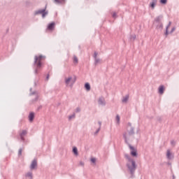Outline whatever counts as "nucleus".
I'll use <instances>...</instances> for the list:
<instances>
[{"instance_id":"ddd939ff","label":"nucleus","mask_w":179,"mask_h":179,"mask_svg":"<svg viewBox=\"0 0 179 179\" xmlns=\"http://www.w3.org/2000/svg\"><path fill=\"white\" fill-rule=\"evenodd\" d=\"M170 26H171V22H169L168 26L166 27V33H165L166 36H167L169 33V28L170 27Z\"/></svg>"},{"instance_id":"f03ea898","label":"nucleus","mask_w":179,"mask_h":179,"mask_svg":"<svg viewBox=\"0 0 179 179\" xmlns=\"http://www.w3.org/2000/svg\"><path fill=\"white\" fill-rule=\"evenodd\" d=\"M127 167L130 171V173L132 174L134 171L136 169V164H135V161L133 159H129V162L127 163Z\"/></svg>"},{"instance_id":"20e7f679","label":"nucleus","mask_w":179,"mask_h":179,"mask_svg":"<svg viewBox=\"0 0 179 179\" xmlns=\"http://www.w3.org/2000/svg\"><path fill=\"white\" fill-rule=\"evenodd\" d=\"M55 29V22H51L48 24V27H47V31H52Z\"/></svg>"},{"instance_id":"a211bd4d","label":"nucleus","mask_w":179,"mask_h":179,"mask_svg":"<svg viewBox=\"0 0 179 179\" xmlns=\"http://www.w3.org/2000/svg\"><path fill=\"white\" fill-rule=\"evenodd\" d=\"M166 156L169 159H171V152H170L169 150H168L166 152Z\"/></svg>"},{"instance_id":"dca6fc26","label":"nucleus","mask_w":179,"mask_h":179,"mask_svg":"<svg viewBox=\"0 0 179 179\" xmlns=\"http://www.w3.org/2000/svg\"><path fill=\"white\" fill-rule=\"evenodd\" d=\"M55 3H64L65 0H54Z\"/></svg>"},{"instance_id":"4be33fe9","label":"nucleus","mask_w":179,"mask_h":179,"mask_svg":"<svg viewBox=\"0 0 179 179\" xmlns=\"http://www.w3.org/2000/svg\"><path fill=\"white\" fill-rule=\"evenodd\" d=\"M91 162L92 163H96V158H92Z\"/></svg>"},{"instance_id":"cd10ccee","label":"nucleus","mask_w":179,"mask_h":179,"mask_svg":"<svg viewBox=\"0 0 179 179\" xmlns=\"http://www.w3.org/2000/svg\"><path fill=\"white\" fill-rule=\"evenodd\" d=\"M18 153L20 155H22V150H20Z\"/></svg>"},{"instance_id":"393cba45","label":"nucleus","mask_w":179,"mask_h":179,"mask_svg":"<svg viewBox=\"0 0 179 179\" xmlns=\"http://www.w3.org/2000/svg\"><path fill=\"white\" fill-rule=\"evenodd\" d=\"M97 55H98L97 52H95L94 54V57L95 59L97 58Z\"/></svg>"},{"instance_id":"5701e85b","label":"nucleus","mask_w":179,"mask_h":179,"mask_svg":"<svg viewBox=\"0 0 179 179\" xmlns=\"http://www.w3.org/2000/svg\"><path fill=\"white\" fill-rule=\"evenodd\" d=\"M175 30H176V27H173L172 28L171 31L169 33H173V31H175Z\"/></svg>"},{"instance_id":"b1692460","label":"nucleus","mask_w":179,"mask_h":179,"mask_svg":"<svg viewBox=\"0 0 179 179\" xmlns=\"http://www.w3.org/2000/svg\"><path fill=\"white\" fill-rule=\"evenodd\" d=\"M113 17H117V13H113Z\"/></svg>"},{"instance_id":"423d86ee","label":"nucleus","mask_w":179,"mask_h":179,"mask_svg":"<svg viewBox=\"0 0 179 179\" xmlns=\"http://www.w3.org/2000/svg\"><path fill=\"white\" fill-rule=\"evenodd\" d=\"M36 167H37V160L34 159L31 162L30 169H31V170H34V169H36Z\"/></svg>"},{"instance_id":"6e6552de","label":"nucleus","mask_w":179,"mask_h":179,"mask_svg":"<svg viewBox=\"0 0 179 179\" xmlns=\"http://www.w3.org/2000/svg\"><path fill=\"white\" fill-rule=\"evenodd\" d=\"M33 120H34V113H30L29 115V120L30 122H33Z\"/></svg>"},{"instance_id":"c756f323","label":"nucleus","mask_w":179,"mask_h":179,"mask_svg":"<svg viewBox=\"0 0 179 179\" xmlns=\"http://www.w3.org/2000/svg\"><path fill=\"white\" fill-rule=\"evenodd\" d=\"M69 118H72V116H71Z\"/></svg>"},{"instance_id":"2eb2a0df","label":"nucleus","mask_w":179,"mask_h":179,"mask_svg":"<svg viewBox=\"0 0 179 179\" xmlns=\"http://www.w3.org/2000/svg\"><path fill=\"white\" fill-rule=\"evenodd\" d=\"M85 87L86 90H87V92H89L90 90V84H89L88 83H85Z\"/></svg>"},{"instance_id":"aec40b11","label":"nucleus","mask_w":179,"mask_h":179,"mask_svg":"<svg viewBox=\"0 0 179 179\" xmlns=\"http://www.w3.org/2000/svg\"><path fill=\"white\" fill-rule=\"evenodd\" d=\"M160 2L164 5H166V3H167V0H160Z\"/></svg>"},{"instance_id":"7ed1b4c3","label":"nucleus","mask_w":179,"mask_h":179,"mask_svg":"<svg viewBox=\"0 0 179 179\" xmlns=\"http://www.w3.org/2000/svg\"><path fill=\"white\" fill-rule=\"evenodd\" d=\"M134 134V130H131V131H127L124 133L123 136L124 138L125 142L127 143L129 138L132 136V134Z\"/></svg>"},{"instance_id":"9d476101","label":"nucleus","mask_w":179,"mask_h":179,"mask_svg":"<svg viewBox=\"0 0 179 179\" xmlns=\"http://www.w3.org/2000/svg\"><path fill=\"white\" fill-rule=\"evenodd\" d=\"M71 80H72V77L66 78H65L66 85H69V83H71Z\"/></svg>"},{"instance_id":"9b49d317","label":"nucleus","mask_w":179,"mask_h":179,"mask_svg":"<svg viewBox=\"0 0 179 179\" xmlns=\"http://www.w3.org/2000/svg\"><path fill=\"white\" fill-rule=\"evenodd\" d=\"M159 93H160V94H163V93H164V86L161 85L159 88Z\"/></svg>"},{"instance_id":"c85d7f7f","label":"nucleus","mask_w":179,"mask_h":179,"mask_svg":"<svg viewBox=\"0 0 179 179\" xmlns=\"http://www.w3.org/2000/svg\"><path fill=\"white\" fill-rule=\"evenodd\" d=\"M46 15H47V14L43 13V17H44Z\"/></svg>"},{"instance_id":"39448f33","label":"nucleus","mask_w":179,"mask_h":179,"mask_svg":"<svg viewBox=\"0 0 179 179\" xmlns=\"http://www.w3.org/2000/svg\"><path fill=\"white\" fill-rule=\"evenodd\" d=\"M27 134V131L26 130H22L20 134V138L22 139V141H24V136H26V135Z\"/></svg>"},{"instance_id":"0eeeda50","label":"nucleus","mask_w":179,"mask_h":179,"mask_svg":"<svg viewBox=\"0 0 179 179\" xmlns=\"http://www.w3.org/2000/svg\"><path fill=\"white\" fill-rule=\"evenodd\" d=\"M130 149H131V156H134L136 157V150H135V148H134V147L132 146H129Z\"/></svg>"},{"instance_id":"f3484780","label":"nucleus","mask_w":179,"mask_h":179,"mask_svg":"<svg viewBox=\"0 0 179 179\" xmlns=\"http://www.w3.org/2000/svg\"><path fill=\"white\" fill-rule=\"evenodd\" d=\"M73 152L74 155H76V156H78V148L76 147H74L73 148Z\"/></svg>"},{"instance_id":"bb28decb","label":"nucleus","mask_w":179,"mask_h":179,"mask_svg":"<svg viewBox=\"0 0 179 179\" xmlns=\"http://www.w3.org/2000/svg\"><path fill=\"white\" fill-rule=\"evenodd\" d=\"M27 177H31V173H27Z\"/></svg>"},{"instance_id":"1a4fd4ad","label":"nucleus","mask_w":179,"mask_h":179,"mask_svg":"<svg viewBox=\"0 0 179 179\" xmlns=\"http://www.w3.org/2000/svg\"><path fill=\"white\" fill-rule=\"evenodd\" d=\"M156 3H157V0H153L150 3V6H151L152 9H155V6H156Z\"/></svg>"},{"instance_id":"a878e982","label":"nucleus","mask_w":179,"mask_h":179,"mask_svg":"<svg viewBox=\"0 0 179 179\" xmlns=\"http://www.w3.org/2000/svg\"><path fill=\"white\" fill-rule=\"evenodd\" d=\"M99 61H100V60H99V59H97V58L95 59V62H96V64H98V62H99Z\"/></svg>"},{"instance_id":"412c9836","label":"nucleus","mask_w":179,"mask_h":179,"mask_svg":"<svg viewBox=\"0 0 179 179\" xmlns=\"http://www.w3.org/2000/svg\"><path fill=\"white\" fill-rule=\"evenodd\" d=\"M116 121L118 124H120V115L116 116Z\"/></svg>"},{"instance_id":"4468645a","label":"nucleus","mask_w":179,"mask_h":179,"mask_svg":"<svg viewBox=\"0 0 179 179\" xmlns=\"http://www.w3.org/2000/svg\"><path fill=\"white\" fill-rule=\"evenodd\" d=\"M73 64H78V62H79V60L78 59V57L76 56H73Z\"/></svg>"},{"instance_id":"6ab92c4d","label":"nucleus","mask_w":179,"mask_h":179,"mask_svg":"<svg viewBox=\"0 0 179 179\" xmlns=\"http://www.w3.org/2000/svg\"><path fill=\"white\" fill-rule=\"evenodd\" d=\"M99 103L101 105L104 104V99H99Z\"/></svg>"},{"instance_id":"f257e3e1","label":"nucleus","mask_w":179,"mask_h":179,"mask_svg":"<svg viewBox=\"0 0 179 179\" xmlns=\"http://www.w3.org/2000/svg\"><path fill=\"white\" fill-rule=\"evenodd\" d=\"M45 59V57L38 55L34 57L35 64L36 65L37 68H41V61H44Z\"/></svg>"},{"instance_id":"f8f14e48","label":"nucleus","mask_w":179,"mask_h":179,"mask_svg":"<svg viewBox=\"0 0 179 179\" xmlns=\"http://www.w3.org/2000/svg\"><path fill=\"white\" fill-rule=\"evenodd\" d=\"M129 99V95H127L122 99V103H127Z\"/></svg>"}]
</instances>
